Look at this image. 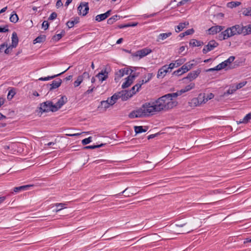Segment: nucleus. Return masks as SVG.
<instances>
[{"label":"nucleus","mask_w":251,"mask_h":251,"mask_svg":"<svg viewBox=\"0 0 251 251\" xmlns=\"http://www.w3.org/2000/svg\"><path fill=\"white\" fill-rule=\"evenodd\" d=\"M219 43L216 41L214 40L210 41L208 44L204 47L202 50L203 53L206 54L208 52L213 50L215 48L217 47Z\"/></svg>","instance_id":"obj_7"},{"label":"nucleus","mask_w":251,"mask_h":251,"mask_svg":"<svg viewBox=\"0 0 251 251\" xmlns=\"http://www.w3.org/2000/svg\"><path fill=\"white\" fill-rule=\"evenodd\" d=\"M117 93L118 94L119 99L121 98L123 101L127 100L129 98L133 96L131 94V91L122 90Z\"/></svg>","instance_id":"obj_11"},{"label":"nucleus","mask_w":251,"mask_h":251,"mask_svg":"<svg viewBox=\"0 0 251 251\" xmlns=\"http://www.w3.org/2000/svg\"><path fill=\"white\" fill-rule=\"evenodd\" d=\"M67 102V98L65 96H62L61 98L58 100L57 102L54 104L55 107L53 111H55V112L57 111Z\"/></svg>","instance_id":"obj_12"},{"label":"nucleus","mask_w":251,"mask_h":251,"mask_svg":"<svg viewBox=\"0 0 251 251\" xmlns=\"http://www.w3.org/2000/svg\"><path fill=\"white\" fill-rule=\"evenodd\" d=\"M133 72V71L128 67H126L120 70H119L115 73V80L119 79L120 78L123 77L125 75H130Z\"/></svg>","instance_id":"obj_6"},{"label":"nucleus","mask_w":251,"mask_h":251,"mask_svg":"<svg viewBox=\"0 0 251 251\" xmlns=\"http://www.w3.org/2000/svg\"><path fill=\"white\" fill-rule=\"evenodd\" d=\"M182 71V73H185L189 71V69H188V67L186 65L184 64L181 68H180Z\"/></svg>","instance_id":"obj_63"},{"label":"nucleus","mask_w":251,"mask_h":251,"mask_svg":"<svg viewBox=\"0 0 251 251\" xmlns=\"http://www.w3.org/2000/svg\"><path fill=\"white\" fill-rule=\"evenodd\" d=\"M9 31L8 26L7 25H5L3 27L0 26V32H6Z\"/></svg>","instance_id":"obj_55"},{"label":"nucleus","mask_w":251,"mask_h":251,"mask_svg":"<svg viewBox=\"0 0 251 251\" xmlns=\"http://www.w3.org/2000/svg\"><path fill=\"white\" fill-rule=\"evenodd\" d=\"M79 22V18L78 17H76L74 18H72L70 20L68 21L67 23H66V25L69 28H71L73 27L75 25V24L78 23Z\"/></svg>","instance_id":"obj_21"},{"label":"nucleus","mask_w":251,"mask_h":251,"mask_svg":"<svg viewBox=\"0 0 251 251\" xmlns=\"http://www.w3.org/2000/svg\"><path fill=\"white\" fill-rule=\"evenodd\" d=\"M8 45L6 43H4L3 44H2L1 45H0V53H2L3 52H4V50H5V49L7 48V47H8Z\"/></svg>","instance_id":"obj_53"},{"label":"nucleus","mask_w":251,"mask_h":251,"mask_svg":"<svg viewBox=\"0 0 251 251\" xmlns=\"http://www.w3.org/2000/svg\"><path fill=\"white\" fill-rule=\"evenodd\" d=\"M65 35V31L62 30V32L53 36L52 39L55 41H58Z\"/></svg>","instance_id":"obj_42"},{"label":"nucleus","mask_w":251,"mask_h":251,"mask_svg":"<svg viewBox=\"0 0 251 251\" xmlns=\"http://www.w3.org/2000/svg\"><path fill=\"white\" fill-rule=\"evenodd\" d=\"M61 83L62 80L60 78H57L53 80L52 83L47 85L49 87V91H51L53 89L58 88L61 85Z\"/></svg>","instance_id":"obj_18"},{"label":"nucleus","mask_w":251,"mask_h":251,"mask_svg":"<svg viewBox=\"0 0 251 251\" xmlns=\"http://www.w3.org/2000/svg\"><path fill=\"white\" fill-rule=\"evenodd\" d=\"M118 18H119L120 16H118L117 15L113 16L112 17H111V18H109L107 20V24L109 25L113 24L114 22H115L116 21L118 20Z\"/></svg>","instance_id":"obj_37"},{"label":"nucleus","mask_w":251,"mask_h":251,"mask_svg":"<svg viewBox=\"0 0 251 251\" xmlns=\"http://www.w3.org/2000/svg\"><path fill=\"white\" fill-rule=\"evenodd\" d=\"M46 36L45 35H40L35 38L33 41V43H42L46 40Z\"/></svg>","instance_id":"obj_32"},{"label":"nucleus","mask_w":251,"mask_h":251,"mask_svg":"<svg viewBox=\"0 0 251 251\" xmlns=\"http://www.w3.org/2000/svg\"><path fill=\"white\" fill-rule=\"evenodd\" d=\"M9 20L11 22L13 23H16L18 22L19 18L17 14L14 11H13L11 14Z\"/></svg>","instance_id":"obj_35"},{"label":"nucleus","mask_w":251,"mask_h":251,"mask_svg":"<svg viewBox=\"0 0 251 251\" xmlns=\"http://www.w3.org/2000/svg\"><path fill=\"white\" fill-rule=\"evenodd\" d=\"M67 204L64 203H56L55 204V206L56 207V209L55 210V211L56 212L60 211L61 210L63 209V208H66V205Z\"/></svg>","instance_id":"obj_39"},{"label":"nucleus","mask_w":251,"mask_h":251,"mask_svg":"<svg viewBox=\"0 0 251 251\" xmlns=\"http://www.w3.org/2000/svg\"><path fill=\"white\" fill-rule=\"evenodd\" d=\"M168 72V68H167V65H164L160 69H159L157 75V77H164Z\"/></svg>","instance_id":"obj_19"},{"label":"nucleus","mask_w":251,"mask_h":251,"mask_svg":"<svg viewBox=\"0 0 251 251\" xmlns=\"http://www.w3.org/2000/svg\"><path fill=\"white\" fill-rule=\"evenodd\" d=\"M185 65L187 67H188V69H189V71L195 65L194 63H191V62H188L185 63Z\"/></svg>","instance_id":"obj_64"},{"label":"nucleus","mask_w":251,"mask_h":251,"mask_svg":"<svg viewBox=\"0 0 251 251\" xmlns=\"http://www.w3.org/2000/svg\"><path fill=\"white\" fill-rule=\"evenodd\" d=\"M135 77V75H130L126 78V81L124 82L122 85V88L123 89L126 88L130 86L133 82V80Z\"/></svg>","instance_id":"obj_16"},{"label":"nucleus","mask_w":251,"mask_h":251,"mask_svg":"<svg viewBox=\"0 0 251 251\" xmlns=\"http://www.w3.org/2000/svg\"><path fill=\"white\" fill-rule=\"evenodd\" d=\"M225 28V26L221 25H215L211 27L208 31L209 34L214 35L221 32Z\"/></svg>","instance_id":"obj_17"},{"label":"nucleus","mask_w":251,"mask_h":251,"mask_svg":"<svg viewBox=\"0 0 251 251\" xmlns=\"http://www.w3.org/2000/svg\"><path fill=\"white\" fill-rule=\"evenodd\" d=\"M214 95L212 93L208 94L206 96H205V99H206V102L208 100H210L213 99L214 98Z\"/></svg>","instance_id":"obj_60"},{"label":"nucleus","mask_w":251,"mask_h":251,"mask_svg":"<svg viewBox=\"0 0 251 251\" xmlns=\"http://www.w3.org/2000/svg\"><path fill=\"white\" fill-rule=\"evenodd\" d=\"M142 108L145 112L146 117L153 115V113L155 112H160L155 103L154 104H151L150 102H146L143 104Z\"/></svg>","instance_id":"obj_2"},{"label":"nucleus","mask_w":251,"mask_h":251,"mask_svg":"<svg viewBox=\"0 0 251 251\" xmlns=\"http://www.w3.org/2000/svg\"><path fill=\"white\" fill-rule=\"evenodd\" d=\"M201 72V70L200 69L191 72L188 74L186 77L184 78V79H187L189 80V81H191L196 78L199 76Z\"/></svg>","instance_id":"obj_15"},{"label":"nucleus","mask_w":251,"mask_h":251,"mask_svg":"<svg viewBox=\"0 0 251 251\" xmlns=\"http://www.w3.org/2000/svg\"><path fill=\"white\" fill-rule=\"evenodd\" d=\"M224 17V14L222 13H219L214 15L213 20V21L216 22L215 23H214V24L216 25L217 23L220 24L221 23V21L223 20Z\"/></svg>","instance_id":"obj_22"},{"label":"nucleus","mask_w":251,"mask_h":251,"mask_svg":"<svg viewBox=\"0 0 251 251\" xmlns=\"http://www.w3.org/2000/svg\"><path fill=\"white\" fill-rule=\"evenodd\" d=\"M148 129V127L147 126H134V130L136 134L141 133L142 132H146Z\"/></svg>","instance_id":"obj_24"},{"label":"nucleus","mask_w":251,"mask_h":251,"mask_svg":"<svg viewBox=\"0 0 251 251\" xmlns=\"http://www.w3.org/2000/svg\"><path fill=\"white\" fill-rule=\"evenodd\" d=\"M189 104L191 107H196L201 105L197 98H193L191 101L189 102Z\"/></svg>","instance_id":"obj_30"},{"label":"nucleus","mask_w":251,"mask_h":251,"mask_svg":"<svg viewBox=\"0 0 251 251\" xmlns=\"http://www.w3.org/2000/svg\"><path fill=\"white\" fill-rule=\"evenodd\" d=\"M92 137H89L88 138H85L82 140V144L83 145H86L88 144H89L90 142H92Z\"/></svg>","instance_id":"obj_50"},{"label":"nucleus","mask_w":251,"mask_h":251,"mask_svg":"<svg viewBox=\"0 0 251 251\" xmlns=\"http://www.w3.org/2000/svg\"><path fill=\"white\" fill-rule=\"evenodd\" d=\"M54 107L52 102L51 101H46L40 104V110L42 113L48 112L49 111L55 112V111H53Z\"/></svg>","instance_id":"obj_4"},{"label":"nucleus","mask_w":251,"mask_h":251,"mask_svg":"<svg viewBox=\"0 0 251 251\" xmlns=\"http://www.w3.org/2000/svg\"><path fill=\"white\" fill-rule=\"evenodd\" d=\"M234 56H230L227 59L218 64L217 69L218 68V69L221 70L222 69L226 68V67H227L231 63H232L234 60Z\"/></svg>","instance_id":"obj_13"},{"label":"nucleus","mask_w":251,"mask_h":251,"mask_svg":"<svg viewBox=\"0 0 251 251\" xmlns=\"http://www.w3.org/2000/svg\"><path fill=\"white\" fill-rule=\"evenodd\" d=\"M222 32L224 33V35H225L224 36H223L224 38H225L227 39L232 36V35H231L230 29H229V27Z\"/></svg>","instance_id":"obj_44"},{"label":"nucleus","mask_w":251,"mask_h":251,"mask_svg":"<svg viewBox=\"0 0 251 251\" xmlns=\"http://www.w3.org/2000/svg\"><path fill=\"white\" fill-rule=\"evenodd\" d=\"M172 35L171 32L167 33H160L157 37V41L159 42L160 40H164L170 37Z\"/></svg>","instance_id":"obj_28"},{"label":"nucleus","mask_w":251,"mask_h":251,"mask_svg":"<svg viewBox=\"0 0 251 251\" xmlns=\"http://www.w3.org/2000/svg\"><path fill=\"white\" fill-rule=\"evenodd\" d=\"M89 9L88 3L86 2H81L77 7L78 14H82L83 16H85L88 13Z\"/></svg>","instance_id":"obj_9"},{"label":"nucleus","mask_w":251,"mask_h":251,"mask_svg":"<svg viewBox=\"0 0 251 251\" xmlns=\"http://www.w3.org/2000/svg\"><path fill=\"white\" fill-rule=\"evenodd\" d=\"M109 98H108L106 100H102L100 102V105L98 106L99 109H102L103 111H105L112 105L109 102Z\"/></svg>","instance_id":"obj_20"},{"label":"nucleus","mask_w":251,"mask_h":251,"mask_svg":"<svg viewBox=\"0 0 251 251\" xmlns=\"http://www.w3.org/2000/svg\"><path fill=\"white\" fill-rule=\"evenodd\" d=\"M42 26L43 28H44L45 30L47 29L49 26V24L48 21H44L42 25Z\"/></svg>","instance_id":"obj_59"},{"label":"nucleus","mask_w":251,"mask_h":251,"mask_svg":"<svg viewBox=\"0 0 251 251\" xmlns=\"http://www.w3.org/2000/svg\"><path fill=\"white\" fill-rule=\"evenodd\" d=\"M197 99L199 100V102L201 104L206 102L205 93H200L197 97Z\"/></svg>","instance_id":"obj_36"},{"label":"nucleus","mask_w":251,"mask_h":251,"mask_svg":"<svg viewBox=\"0 0 251 251\" xmlns=\"http://www.w3.org/2000/svg\"><path fill=\"white\" fill-rule=\"evenodd\" d=\"M236 90H235V88H234V86H230V88L226 91V92L224 93V96H226L228 95L232 94L234 93Z\"/></svg>","instance_id":"obj_43"},{"label":"nucleus","mask_w":251,"mask_h":251,"mask_svg":"<svg viewBox=\"0 0 251 251\" xmlns=\"http://www.w3.org/2000/svg\"><path fill=\"white\" fill-rule=\"evenodd\" d=\"M31 186V185H23L19 187H14L13 189V191L16 192L18 193L20 191H25L26 190H27V189Z\"/></svg>","instance_id":"obj_27"},{"label":"nucleus","mask_w":251,"mask_h":251,"mask_svg":"<svg viewBox=\"0 0 251 251\" xmlns=\"http://www.w3.org/2000/svg\"><path fill=\"white\" fill-rule=\"evenodd\" d=\"M188 25V22L180 23L178 25L175 27V30L176 32H179L182 31Z\"/></svg>","instance_id":"obj_25"},{"label":"nucleus","mask_w":251,"mask_h":251,"mask_svg":"<svg viewBox=\"0 0 251 251\" xmlns=\"http://www.w3.org/2000/svg\"><path fill=\"white\" fill-rule=\"evenodd\" d=\"M144 117L146 116L145 115V112L144 111L142 107L137 110H133L128 114V117L130 119L141 118Z\"/></svg>","instance_id":"obj_5"},{"label":"nucleus","mask_w":251,"mask_h":251,"mask_svg":"<svg viewBox=\"0 0 251 251\" xmlns=\"http://www.w3.org/2000/svg\"><path fill=\"white\" fill-rule=\"evenodd\" d=\"M109 70V68H108L107 67H104L96 76L101 82L105 80L108 77Z\"/></svg>","instance_id":"obj_10"},{"label":"nucleus","mask_w":251,"mask_h":251,"mask_svg":"<svg viewBox=\"0 0 251 251\" xmlns=\"http://www.w3.org/2000/svg\"><path fill=\"white\" fill-rule=\"evenodd\" d=\"M194 32V30L193 28H191L187 30L186 31L184 32L185 35H189L193 34Z\"/></svg>","instance_id":"obj_61"},{"label":"nucleus","mask_w":251,"mask_h":251,"mask_svg":"<svg viewBox=\"0 0 251 251\" xmlns=\"http://www.w3.org/2000/svg\"><path fill=\"white\" fill-rule=\"evenodd\" d=\"M152 52V50L149 48H145L137 51L135 56H139L140 58L145 57Z\"/></svg>","instance_id":"obj_14"},{"label":"nucleus","mask_w":251,"mask_h":251,"mask_svg":"<svg viewBox=\"0 0 251 251\" xmlns=\"http://www.w3.org/2000/svg\"><path fill=\"white\" fill-rule=\"evenodd\" d=\"M106 145V144H103L101 143L100 145H91V146H87L83 147L84 149L87 150V149H95L97 148H99L102 147Z\"/></svg>","instance_id":"obj_38"},{"label":"nucleus","mask_w":251,"mask_h":251,"mask_svg":"<svg viewBox=\"0 0 251 251\" xmlns=\"http://www.w3.org/2000/svg\"><path fill=\"white\" fill-rule=\"evenodd\" d=\"M195 84L194 83H191L190 84L186 86L184 88L181 89L180 90V92H181L182 94L184 93L188 92L191 89H193L195 87Z\"/></svg>","instance_id":"obj_29"},{"label":"nucleus","mask_w":251,"mask_h":251,"mask_svg":"<svg viewBox=\"0 0 251 251\" xmlns=\"http://www.w3.org/2000/svg\"><path fill=\"white\" fill-rule=\"evenodd\" d=\"M140 88L141 84H139L137 83L135 85L132 87L130 91H131V94L133 95L139 90V89Z\"/></svg>","instance_id":"obj_41"},{"label":"nucleus","mask_w":251,"mask_h":251,"mask_svg":"<svg viewBox=\"0 0 251 251\" xmlns=\"http://www.w3.org/2000/svg\"><path fill=\"white\" fill-rule=\"evenodd\" d=\"M12 43L4 50V53L8 54L12 50L13 48H15L18 46L19 43V38L16 32H13L12 34Z\"/></svg>","instance_id":"obj_3"},{"label":"nucleus","mask_w":251,"mask_h":251,"mask_svg":"<svg viewBox=\"0 0 251 251\" xmlns=\"http://www.w3.org/2000/svg\"><path fill=\"white\" fill-rule=\"evenodd\" d=\"M95 86H91V87H89V89L87 90L85 92V94H89L90 93H91L92 92H93V91L95 89Z\"/></svg>","instance_id":"obj_62"},{"label":"nucleus","mask_w":251,"mask_h":251,"mask_svg":"<svg viewBox=\"0 0 251 251\" xmlns=\"http://www.w3.org/2000/svg\"><path fill=\"white\" fill-rule=\"evenodd\" d=\"M185 61H186L185 58H180V59L176 60L175 61L176 67H177L181 65L182 64H183L185 62Z\"/></svg>","instance_id":"obj_48"},{"label":"nucleus","mask_w":251,"mask_h":251,"mask_svg":"<svg viewBox=\"0 0 251 251\" xmlns=\"http://www.w3.org/2000/svg\"><path fill=\"white\" fill-rule=\"evenodd\" d=\"M189 45L192 47H200L203 45V43L201 41L193 39L190 40Z\"/></svg>","instance_id":"obj_26"},{"label":"nucleus","mask_w":251,"mask_h":251,"mask_svg":"<svg viewBox=\"0 0 251 251\" xmlns=\"http://www.w3.org/2000/svg\"><path fill=\"white\" fill-rule=\"evenodd\" d=\"M81 78H82V80L84 78H89L90 75L89 74L88 72H84L82 75H79Z\"/></svg>","instance_id":"obj_56"},{"label":"nucleus","mask_w":251,"mask_h":251,"mask_svg":"<svg viewBox=\"0 0 251 251\" xmlns=\"http://www.w3.org/2000/svg\"><path fill=\"white\" fill-rule=\"evenodd\" d=\"M106 19V18L105 16H104V14H101L100 15H98L96 17V20L98 22H100V21H103Z\"/></svg>","instance_id":"obj_49"},{"label":"nucleus","mask_w":251,"mask_h":251,"mask_svg":"<svg viewBox=\"0 0 251 251\" xmlns=\"http://www.w3.org/2000/svg\"><path fill=\"white\" fill-rule=\"evenodd\" d=\"M130 189L129 188L127 187L126 188L125 190H124L123 192L120 193L119 194H117V195H115V196H117L118 195L119 196H121L122 195V194H125V197H129L130 196V194L131 195H133V193H130L129 192H128V190Z\"/></svg>","instance_id":"obj_40"},{"label":"nucleus","mask_w":251,"mask_h":251,"mask_svg":"<svg viewBox=\"0 0 251 251\" xmlns=\"http://www.w3.org/2000/svg\"><path fill=\"white\" fill-rule=\"evenodd\" d=\"M57 14L55 12H52L50 16V17L48 18L49 20H53L57 17Z\"/></svg>","instance_id":"obj_57"},{"label":"nucleus","mask_w":251,"mask_h":251,"mask_svg":"<svg viewBox=\"0 0 251 251\" xmlns=\"http://www.w3.org/2000/svg\"><path fill=\"white\" fill-rule=\"evenodd\" d=\"M83 81L82 78L79 75L77 77L76 80H75L74 82V85L75 87H78L81 83Z\"/></svg>","instance_id":"obj_47"},{"label":"nucleus","mask_w":251,"mask_h":251,"mask_svg":"<svg viewBox=\"0 0 251 251\" xmlns=\"http://www.w3.org/2000/svg\"><path fill=\"white\" fill-rule=\"evenodd\" d=\"M243 14L246 16H251V7L246 8L243 12Z\"/></svg>","instance_id":"obj_54"},{"label":"nucleus","mask_w":251,"mask_h":251,"mask_svg":"<svg viewBox=\"0 0 251 251\" xmlns=\"http://www.w3.org/2000/svg\"><path fill=\"white\" fill-rule=\"evenodd\" d=\"M250 120H251V112L247 114L244 117V118L242 120V122H243V124H247L249 122Z\"/></svg>","instance_id":"obj_46"},{"label":"nucleus","mask_w":251,"mask_h":251,"mask_svg":"<svg viewBox=\"0 0 251 251\" xmlns=\"http://www.w3.org/2000/svg\"><path fill=\"white\" fill-rule=\"evenodd\" d=\"M244 27V35H246L251 34V25H249Z\"/></svg>","instance_id":"obj_45"},{"label":"nucleus","mask_w":251,"mask_h":251,"mask_svg":"<svg viewBox=\"0 0 251 251\" xmlns=\"http://www.w3.org/2000/svg\"><path fill=\"white\" fill-rule=\"evenodd\" d=\"M166 95L169 99H171V100H173V98H176L177 97L181 95L182 93L180 92V90H179L175 93H169Z\"/></svg>","instance_id":"obj_31"},{"label":"nucleus","mask_w":251,"mask_h":251,"mask_svg":"<svg viewBox=\"0 0 251 251\" xmlns=\"http://www.w3.org/2000/svg\"><path fill=\"white\" fill-rule=\"evenodd\" d=\"M182 74H183V73H182V71H181L180 68H179L178 70H177L176 71H175L173 73V75H177V76L180 75Z\"/></svg>","instance_id":"obj_58"},{"label":"nucleus","mask_w":251,"mask_h":251,"mask_svg":"<svg viewBox=\"0 0 251 251\" xmlns=\"http://www.w3.org/2000/svg\"><path fill=\"white\" fill-rule=\"evenodd\" d=\"M155 103L157 104L159 110L161 111L172 109L176 106L177 103L176 101L171 100V99H169L166 95H165L158 98L155 101Z\"/></svg>","instance_id":"obj_1"},{"label":"nucleus","mask_w":251,"mask_h":251,"mask_svg":"<svg viewBox=\"0 0 251 251\" xmlns=\"http://www.w3.org/2000/svg\"><path fill=\"white\" fill-rule=\"evenodd\" d=\"M15 95V92L14 90L11 89L10 91H9L8 95H7V99H12Z\"/></svg>","instance_id":"obj_52"},{"label":"nucleus","mask_w":251,"mask_h":251,"mask_svg":"<svg viewBox=\"0 0 251 251\" xmlns=\"http://www.w3.org/2000/svg\"><path fill=\"white\" fill-rule=\"evenodd\" d=\"M247 83L246 81H243L236 84V86L234 87L235 90L239 89L244 87Z\"/></svg>","instance_id":"obj_51"},{"label":"nucleus","mask_w":251,"mask_h":251,"mask_svg":"<svg viewBox=\"0 0 251 251\" xmlns=\"http://www.w3.org/2000/svg\"><path fill=\"white\" fill-rule=\"evenodd\" d=\"M70 68V67H68L66 70H65V71H63L62 72L59 73V74H58L57 75H52V76H47V77H40L39 78V80H41V81H47V80H50V79H53L57 76H58L59 75H61L63 74V73H64L65 72H66Z\"/></svg>","instance_id":"obj_23"},{"label":"nucleus","mask_w":251,"mask_h":251,"mask_svg":"<svg viewBox=\"0 0 251 251\" xmlns=\"http://www.w3.org/2000/svg\"><path fill=\"white\" fill-rule=\"evenodd\" d=\"M109 98V102L110 103L111 105H113L116 102L117 100L119 99V97H118V94L117 93H115L112 96Z\"/></svg>","instance_id":"obj_34"},{"label":"nucleus","mask_w":251,"mask_h":251,"mask_svg":"<svg viewBox=\"0 0 251 251\" xmlns=\"http://www.w3.org/2000/svg\"><path fill=\"white\" fill-rule=\"evenodd\" d=\"M241 3L239 1H232L227 3V6L228 8H233L239 6Z\"/></svg>","instance_id":"obj_33"},{"label":"nucleus","mask_w":251,"mask_h":251,"mask_svg":"<svg viewBox=\"0 0 251 251\" xmlns=\"http://www.w3.org/2000/svg\"><path fill=\"white\" fill-rule=\"evenodd\" d=\"M229 29H230L232 36L235 35H239L241 34L244 35V27L243 25H236L229 27Z\"/></svg>","instance_id":"obj_8"}]
</instances>
